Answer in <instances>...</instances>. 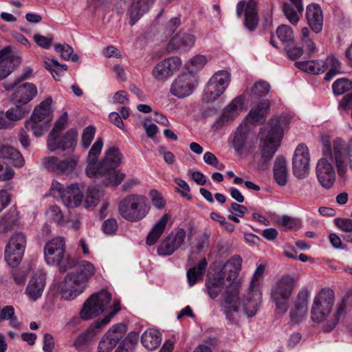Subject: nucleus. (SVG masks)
Returning a JSON list of instances; mask_svg holds the SVG:
<instances>
[{
  "label": "nucleus",
  "mask_w": 352,
  "mask_h": 352,
  "mask_svg": "<svg viewBox=\"0 0 352 352\" xmlns=\"http://www.w3.org/2000/svg\"><path fill=\"white\" fill-rule=\"evenodd\" d=\"M78 162V157L76 155L63 160L54 156L45 157L42 159V164L48 171L65 175H69L74 172Z\"/></svg>",
  "instance_id": "obj_17"
},
{
  "label": "nucleus",
  "mask_w": 352,
  "mask_h": 352,
  "mask_svg": "<svg viewBox=\"0 0 352 352\" xmlns=\"http://www.w3.org/2000/svg\"><path fill=\"white\" fill-rule=\"evenodd\" d=\"M230 81V74L225 70L214 74L205 88L203 100L207 103L217 100L228 87Z\"/></svg>",
  "instance_id": "obj_14"
},
{
  "label": "nucleus",
  "mask_w": 352,
  "mask_h": 352,
  "mask_svg": "<svg viewBox=\"0 0 352 352\" xmlns=\"http://www.w3.org/2000/svg\"><path fill=\"white\" fill-rule=\"evenodd\" d=\"M314 60L298 61L295 63V66L300 70L314 74Z\"/></svg>",
  "instance_id": "obj_63"
},
{
  "label": "nucleus",
  "mask_w": 352,
  "mask_h": 352,
  "mask_svg": "<svg viewBox=\"0 0 352 352\" xmlns=\"http://www.w3.org/2000/svg\"><path fill=\"white\" fill-rule=\"evenodd\" d=\"M102 146V139L98 138L88 153L86 174L89 177L102 178V183L105 186H118L125 177V174L116 170L121 163V153L118 148H110L106 151L104 157L96 164Z\"/></svg>",
  "instance_id": "obj_1"
},
{
  "label": "nucleus",
  "mask_w": 352,
  "mask_h": 352,
  "mask_svg": "<svg viewBox=\"0 0 352 352\" xmlns=\"http://www.w3.org/2000/svg\"><path fill=\"white\" fill-rule=\"evenodd\" d=\"M150 207L144 196L132 194L124 198L118 205L119 214L125 220L137 222L148 213Z\"/></svg>",
  "instance_id": "obj_8"
},
{
  "label": "nucleus",
  "mask_w": 352,
  "mask_h": 352,
  "mask_svg": "<svg viewBox=\"0 0 352 352\" xmlns=\"http://www.w3.org/2000/svg\"><path fill=\"white\" fill-rule=\"evenodd\" d=\"M244 107V98L242 96L236 97L223 110L221 116L215 121L213 127L219 129L232 122L243 111Z\"/></svg>",
  "instance_id": "obj_22"
},
{
  "label": "nucleus",
  "mask_w": 352,
  "mask_h": 352,
  "mask_svg": "<svg viewBox=\"0 0 352 352\" xmlns=\"http://www.w3.org/2000/svg\"><path fill=\"white\" fill-rule=\"evenodd\" d=\"M112 309L109 314L105 316L102 319L96 320L86 331L80 333L74 341L73 346L78 351H82L87 348L89 343H91L98 331L96 329L102 328L103 326L107 324L112 317H113L120 310V303L118 300H114L113 306L110 307Z\"/></svg>",
  "instance_id": "obj_12"
},
{
  "label": "nucleus",
  "mask_w": 352,
  "mask_h": 352,
  "mask_svg": "<svg viewBox=\"0 0 352 352\" xmlns=\"http://www.w3.org/2000/svg\"><path fill=\"white\" fill-rule=\"evenodd\" d=\"M111 300V294L105 289L92 294L84 303L80 311V317L74 316L67 324V328L77 326L81 319L87 320L98 316L109 307Z\"/></svg>",
  "instance_id": "obj_6"
},
{
  "label": "nucleus",
  "mask_w": 352,
  "mask_h": 352,
  "mask_svg": "<svg viewBox=\"0 0 352 352\" xmlns=\"http://www.w3.org/2000/svg\"><path fill=\"white\" fill-rule=\"evenodd\" d=\"M351 292H347L332 313L335 303V293L330 288L322 289L315 296L311 310V320L318 323L324 322L322 329L324 332L333 330L338 324L340 318L346 314Z\"/></svg>",
  "instance_id": "obj_2"
},
{
  "label": "nucleus",
  "mask_w": 352,
  "mask_h": 352,
  "mask_svg": "<svg viewBox=\"0 0 352 352\" xmlns=\"http://www.w3.org/2000/svg\"><path fill=\"white\" fill-rule=\"evenodd\" d=\"M26 246V236L16 233L8 241L5 250V260L12 267H16L21 263Z\"/></svg>",
  "instance_id": "obj_15"
},
{
  "label": "nucleus",
  "mask_w": 352,
  "mask_h": 352,
  "mask_svg": "<svg viewBox=\"0 0 352 352\" xmlns=\"http://www.w3.org/2000/svg\"><path fill=\"white\" fill-rule=\"evenodd\" d=\"M208 59L204 55H196L193 56L189 62L190 70L188 72L194 74L200 71L207 63Z\"/></svg>",
  "instance_id": "obj_52"
},
{
  "label": "nucleus",
  "mask_w": 352,
  "mask_h": 352,
  "mask_svg": "<svg viewBox=\"0 0 352 352\" xmlns=\"http://www.w3.org/2000/svg\"><path fill=\"white\" fill-rule=\"evenodd\" d=\"M316 177L319 184L325 189L332 188L335 184L336 175L332 164L325 158L318 160L316 166Z\"/></svg>",
  "instance_id": "obj_23"
},
{
  "label": "nucleus",
  "mask_w": 352,
  "mask_h": 352,
  "mask_svg": "<svg viewBox=\"0 0 352 352\" xmlns=\"http://www.w3.org/2000/svg\"><path fill=\"white\" fill-rule=\"evenodd\" d=\"M103 196L102 191L100 190L99 188L96 186H91L87 190L86 198H85V207L89 208L95 206Z\"/></svg>",
  "instance_id": "obj_40"
},
{
  "label": "nucleus",
  "mask_w": 352,
  "mask_h": 352,
  "mask_svg": "<svg viewBox=\"0 0 352 352\" xmlns=\"http://www.w3.org/2000/svg\"><path fill=\"white\" fill-rule=\"evenodd\" d=\"M54 349V342L53 336L50 333H45L43 336V350L44 352H53Z\"/></svg>",
  "instance_id": "obj_64"
},
{
  "label": "nucleus",
  "mask_w": 352,
  "mask_h": 352,
  "mask_svg": "<svg viewBox=\"0 0 352 352\" xmlns=\"http://www.w3.org/2000/svg\"><path fill=\"white\" fill-rule=\"evenodd\" d=\"M328 61V67L330 69L329 72L326 74L324 80L326 81L331 80L336 74H340V69L341 63L334 56H330L327 58Z\"/></svg>",
  "instance_id": "obj_46"
},
{
  "label": "nucleus",
  "mask_w": 352,
  "mask_h": 352,
  "mask_svg": "<svg viewBox=\"0 0 352 352\" xmlns=\"http://www.w3.org/2000/svg\"><path fill=\"white\" fill-rule=\"evenodd\" d=\"M285 52L289 58L295 60L300 57L304 54H307L308 55L313 54L315 52V46L307 45V49L305 50L300 45H286L285 47Z\"/></svg>",
  "instance_id": "obj_39"
},
{
  "label": "nucleus",
  "mask_w": 352,
  "mask_h": 352,
  "mask_svg": "<svg viewBox=\"0 0 352 352\" xmlns=\"http://www.w3.org/2000/svg\"><path fill=\"white\" fill-rule=\"evenodd\" d=\"M84 184H72L66 188L57 181H53L51 190L54 196H58L64 205L67 208H76L79 206L84 198Z\"/></svg>",
  "instance_id": "obj_11"
},
{
  "label": "nucleus",
  "mask_w": 352,
  "mask_h": 352,
  "mask_svg": "<svg viewBox=\"0 0 352 352\" xmlns=\"http://www.w3.org/2000/svg\"><path fill=\"white\" fill-rule=\"evenodd\" d=\"M45 65L46 69L51 72L54 79L58 80V78H56L55 75H56L58 77L60 76V64H59L56 60L48 59L47 60L45 61Z\"/></svg>",
  "instance_id": "obj_56"
},
{
  "label": "nucleus",
  "mask_w": 352,
  "mask_h": 352,
  "mask_svg": "<svg viewBox=\"0 0 352 352\" xmlns=\"http://www.w3.org/2000/svg\"><path fill=\"white\" fill-rule=\"evenodd\" d=\"M36 94V87L32 83L26 82L16 87L12 96L11 100L14 104H19L24 107V105L32 100Z\"/></svg>",
  "instance_id": "obj_26"
},
{
  "label": "nucleus",
  "mask_w": 352,
  "mask_h": 352,
  "mask_svg": "<svg viewBox=\"0 0 352 352\" xmlns=\"http://www.w3.org/2000/svg\"><path fill=\"white\" fill-rule=\"evenodd\" d=\"M118 228L117 221L115 219H108L102 224V230L106 234L116 233Z\"/></svg>",
  "instance_id": "obj_59"
},
{
  "label": "nucleus",
  "mask_w": 352,
  "mask_h": 352,
  "mask_svg": "<svg viewBox=\"0 0 352 352\" xmlns=\"http://www.w3.org/2000/svg\"><path fill=\"white\" fill-rule=\"evenodd\" d=\"M54 51L60 54L64 60L71 59L73 62L78 60V56L73 53L74 50L71 45H54Z\"/></svg>",
  "instance_id": "obj_51"
},
{
  "label": "nucleus",
  "mask_w": 352,
  "mask_h": 352,
  "mask_svg": "<svg viewBox=\"0 0 352 352\" xmlns=\"http://www.w3.org/2000/svg\"><path fill=\"white\" fill-rule=\"evenodd\" d=\"M334 223L342 231L352 232V219L336 218L334 219Z\"/></svg>",
  "instance_id": "obj_57"
},
{
  "label": "nucleus",
  "mask_w": 352,
  "mask_h": 352,
  "mask_svg": "<svg viewBox=\"0 0 352 352\" xmlns=\"http://www.w3.org/2000/svg\"><path fill=\"white\" fill-rule=\"evenodd\" d=\"M157 151L159 153L163 156L164 160L165 162L169 165L173 164L175 162V155L170 152L168 151L166 148L163 146H160L158 147Z\"/></svg>",
  "instance_id": "obj_62"
},
{
  "label": "nucleus",
  "mask_w": 352,
  "mask_h": 352,
  "mask_svg": "<svg viewBox=\"0 0 352 352\" xmlns=\"http://www.w3.org/2000/svg\"><path fill=\"white\" fill-rule=\"evenodd\" d=\"M274 177L276 182L281 186L287 183L288 170L287 162L283 157H277L274 165Z\"/></svg>",
  "instance_id": "obj_31"
},
{
  "label": "nucleus",
  "mask_w": 352,
  "mask_h": 352,
  "mask_svg": "<svg viewBox=\"0 0 352 352\" xmlns=\"http://www.w3.org/2000/svg\"><path fill=\"white\" fill-rule=\"evenodd\" d=\"M182 60L177 56L164 58L157 63L153 69L152 76L158 82H164L179 70Z\"/></svg>",
  "instance_id": "obj_19"
},
{
  "label": "nucleus",
  "mask_w": 352,
  "mask_h": 352,
  "mask_svg": "<svg viewBox=\"0 0 352 352\" xmlns=\"http://www.w3.org/2000/svg\"><path fill=\"white\" fill-rule=\"evenodd\" d=\"M249 132L247 127L240 125L234 134L232 146L236 152H240L245 148L248 142Z\"/></svg>",
  "instance_id": "obj_36"
},
{
  "label": "nucleus",
  "mask_w": 352,
  "mask_h": 352,
  "mask_svg": "<svg viewBox=\"0 0 352 352\" xmlns=\"http://www.w3.org/2000/svg\"><path fill=\"white\" fill-rule=\"evenodd\" d=\"M257 2L250 0L245 10V26L250 31H253L258 25V16L256 12Z\"/></svg>",
  "instance_id": "obj_34"
},
{
  "label": "nucleus",
  "mask_w": 352,
  "mask_h": 352,
  "mask_svg": "<svg viewBox=\"0 0 352 352\" xmlns=\"http://www.w3.org/2000/svg\"><path fill=\"white\" fill-rule=\"evenodd\" d=\"M296 279L290 275H284L277 280L272 290V298L277 309L285 314L288 309V300L293 292Z\"/></svg>",
  "instance_id": "obj_13"
},
{
  "label": "nucleus",
  "mask_w": 352,
  "mask_h": 352,
  "mask_svg": "<svg viewBox=\"0 0 352 352\" xmlns=\"http://www.w3.org/2000/svg\"><path fill=\"white\" fill-rule=\"evenodd\" d=\"M268 105L264 103H259L255 107L252 108L248 116V119L252 122H260L265 116Z\"/></svg>",
  "instance_id": "obj_43"
},
{
  "label": "nucleus",
  "mask_w": 352,
  "mask_h": 352,
  "mask_svg": "<svg viewBox=\"0 0 352 352\" xmlns=\"http://www.w3.org/2000/svg\"><path fill=\"white\" fill-rule=\"evenodd\" d=\"M45 287V274L42 273H36L29 280V283L25 288V294L30 300L36 301L41 297Z\"/></svg>",
  "instance_id": "obj_27"
},
{
  "label": "nucleus",
  "mask_w": 352,
  "mask_h": 352,
  "mask_svg": "<svg viewBox=\"0 0 352 352\" xmlns=\"http://www.w3.org/2000/svg\"><path fill=\"white\" fill-rule=\"evenodd\" d=\"M116 9L119 12H127L131 25L148 10V6L143 5L141 0H117Z\"/></svg>",
  "instance_id": "obj_24"
},
{
  "label": "nucleus",
  "mask_w": 352,
  "mask_h": 352,
  "mask_svg": "<svg viewBox=\"0 0 352 352\" xmlns=\"http://www.w3.org/2000/svg\"><path fill=\"white\" fill-rule=\"evenodd\" d=\"M15 175L14 170L8 167H4L3 164L0 163V182H5L12 179Z\"/></svg>",
  "instance_id": "obj_61"
},
{
  "label": "nucleus",
  "mask_w": 352,
  "mask_h": 352,
  "mask_svg": "<svg viewBox=\"0 0 352 352\" xmlns=\"http://www.w3.org/2000/svg\"><path fill=\"white\" fill-rule=\"evenodd\" d=\"M126 326L123 323L113 325L104 335L98 346V352H110L123 338Z\"/></svg>",
  "instance_id": "obj_20"
},
{
  "label": "nucleus",
  "mask_w": 352,
  "mask_h": 352,
  "mask_svg": "<svg viewBox=\"0 0 352 352\" xmlns=\"http://www.w3.org/2000/svg\"><path fill=\"white\" fill-rule=\"evenodd\" d=\"M289 123V120L287 116H275L267 127L261 130V156L265 162L270 161L274 157L280 146L284 129Z\"/></svg>",
  "instance_id": "obj_5"
},
{
  "label": "nucleus",
  "mask_w": 352,
  "mask_h": 352,
  "mask_svg": "<svg viewBox=\"0 0 352 352\" xmlns=\"http://www.w3.org/2000/svg\"><path fill=\"white\" fill-rule=\"evenodd\" d=\"M65 245L64 239L57 237L45 245L44 256L49 265L59 266L61 272H65L72 266L74 259L65 256Z\"/></svg>",
  "instance_id": "obj_10"
},
{
  "label": "nucleus",
  "mask_w": 352,
  "mask_h": 352,
  "mask_svg": "<svg viewBox=\"0 0 352 352\" xmlns=\"http://www.w3.org/2000/svg\"><path fill=\"white\" fill-rule=\"evenodd\" d=\"M197 86V78L195 74L182 73L172 82L170 93L178 98H184L192 94Z\"/></svg>",
  "instance_id": "obj_16"
},
{
  "label": "nucleus",
  "mask_w": 352,
  "mask_h": 352,
  "mask_svg": "<svg viewBox=\"0 0 352 352\" xmlns=\"http://www.w3.org/2000/svg\"><path fill=\"white\" fill-rule=\"evenodd\" d=\"M352 89V82L345 78L337 79L332 85L333 92L341 95Z\"/></svg>",
  "instance_id": "obj_44"
},
{
  "label": "nucleus",
  "mask_w": 352,
  "mask_h": 352,
  "mask_svg": "<svg viewBox=\"0 0 352 352\" xmlns=\"http://www.w3.org/2000/svg\"><path fill=\"white\" fill-rule=\"evenodd\" d=\"M69 272L60 283L62 297L67 300H73L82 294L87 286L89 280L94 275L96 268L87 261H75Z\"/></svg>",
  "instance_id": "obj_4"
},
{
  "label": "nucleus",
  "mask_w": 352,
  "mask_h": 352,
  "mask_svg": "<svg viewBox=\"0 0 352 352\" xmlns=\"http://www.w3.org/2000/svg\"><path fill=\"white\" fill-rule=\"evenodd\" d=\"M210 234L203 232L199 234L195 239V247L192 249V254H197L207 248L209 245Z\"/></svg>",
  "instance_id": "obj_50"
},
{
  "label": "nucleus",
  "mask_w": 352,
  "mask_h": 352,
  "mask_svg": "<svg viewBox=\"0 0 352 352\" xmlns=\"http://www.w3.org/2000/svg\"><path fill=\"white\" fill-rule=\"evenodd\" d=\"M270 89V85L265 81H258L254 83L252 88V96L258 98L266 96Z\"/></svg>",
  "instance_id": "obj_49"
},
{
  "label": "nucleus",
  "mask_w": 352,
  "mask_h": 352,
  "mask_svg": "<svg viewBox=\"0 0 352 352\" xmlns=\"http://www.w3.org/2000/svg\"><path fill=\"white\" fill-rule=\"evenodd\" d=\"M224 284L223 274L221 272L216 274L212 278L208 279L206 283V289L209 296L214 299L218 296L222 291Z\"/></svg>",
  "instance_id": "obj_35"
},
{
  "label": "nucleus",
  "mask_w": 352,
  "mask_h": 352,
  "mask_svg": "<svg viewBox=\"0 0 352 352\" xmlns=\"http://www.w3.org/2000/svg\"><path fill=\"white\" fill-rule=\"evenodd\" d=\"M242 264V258L240 256L235 255L231 258H230L226 263L223 265L221 273L222 274H226L229 268V271L230 272V275L228 277V279L230 280L232 279H235L238 275L239 272L241 269Z\"/></svg>",
  "instance_id": "obj_37"
},
{
  "label": "nucleus",
  "mask_w": 352,
  "mask_h": 352,
  "mask_svg": "<svg viewBox=\"0 0 352 352\" xmlns=\"http://www.w3.org/2000/svg\"><path fill=\"white\" fill-rule=\"evenodd\" d=\"M176 250L166 237L157 248V253L162 256H170L175 252Z\"/></svg>",
  "instance_id": "obj_54"
},
{
  "label": "nucleus",
  "mask_w": 352,
  "mask_h": 352,
  "mask_svg": "<svg viewBox=\"0 0 352 352\" xmlns=\"http://www.w3.org/2000/svg\"><path fill=\"white\" fill-rule=\"evenodd\" d=\"M276 35L282 43L293 41L294 35L292 28L287 25H281L277 28Z\"/></svg>",
  "instance_id": "obj_48"
},
{
  "label": "nucleus",
  "mask_w": 352,
  "mask_h": 352,
  "mask_svg": "<svg viewBox=\"0 0 352 352\" xmlns=\"http://www.w3.org/2000/svg\"><path fill=\"white\" fill-rule=\"evenodd\" d=\"M210 217L212 220L219 221L220 224L228 232H232L234 231V226L232 223L226 221L224 217L214 212L210 213Z\"/></svg>",
  "instance_id": "obj_60"
},
{
  "label": "nucleus",
  "mask_w": 352,
  "mask_h": 352,
  "mask_svg": "<svg viewBox=\"0 0 352 352\" xmlns=\"http://www.w3.org/2000/svg\"><path fill=\"white\" fill-rule=\"evenodd\" d=\"M166 237L177 250L184 242L186 231L183 228H177L175 232H170Z\"/></svg>",
  "instance_id": "obj_45"
},
{
  "label": "nucleus",
  "mask_w": 352,
  "mask_h": 352,
  "mask_svg": "<svg viewBox=\"0 0 352 352\" xmlns=\"http://www.w3.org/2000/svg\"><path fill=\"white\" fill-rule=\"evenodd\" d=\"M45 214L48 219H52L59 226H63L66 223L62 211L57 206H50Z\"/></svg>",
  "instance_id": "obj_47"
},
{
  "label": "nucleus",
  "mask_w": 352,
  "mask_h": 352,
  "mask_svg": "<svg viewBox=\"0 0 352 352\" xmlns=\"http://www.w3.org/2000/svg\"><path fill=\"white\" fill-rule=\"evenodd\" d=\"M162 341L160 333L155 329H149L145 331L141 337L143 346L148 351L156 349Z\"/></svg>",
  "instance_id": "obj_32"
},
{
  "label": "nucleus",
  "mask_w": 352,
  "mask_h": 352,
  "mask_svg": "<svg viewBox=\"0 0 352 352\" xmlns=\"http://www.w3.org/2000/svg\"><path fill=\"white\" fill-rule=\"evenodd\" d=\"M68 119L67 113H62L59 119L56 122L55 125L47 138V146L51 151L58 149L67 151L68 153L74 152L76 143V132L70 129L60 139L59 135L64 129Z\"/></svg>",
  "instance_id": "obj_7"
},
{
  "label": "nucleus",
  "mask_w": 352,
  "mask_h": 352,
  "mask_svg": "<svg viewBox=\"0 0 352 352\" xmlns=\"http://www.w3.org/2000/svg\"><path fill=\"white\" fill-rule=\"evenodd\" d=\"M303 10L302 0H289L283 6V11L287 20L296 25L300 20Z\"/></svg>",
  "instance_id": "obj_29"
},
{
  "label": "nucleus",
  "mask_w": 352,
  "mask_h": 352,
  "mask_svg": "<svg viewBox=\"0 0 352 352\" xmlns=\"http://www.w3.org/2000/svg\"><path fill=\"white\" fill-rule=\"evenodd\" d=\"M52 99L48 98L36 106L31 118L25 122L28 130H32L36 137H41L47 130L49 123L52 118L51 109Z\"/></svg>",
  "instance_id": "obj_9"
},
{
  "label": "nucleus",
  "mask_w": 352,
  "mask_h": 352,
  "mask_svg": "<svg viewBox=\"0 0 352 352\" xmlns=\"http://www.w3.org/2000/svg\"><path fill=\"white\" fill-rule=\"evenodd\" d=\"M309 297V292L307 289H303L298 292L294 301V307L289 314L292 322L299 323L306 318L308 312Z\"/></svg>",
  "instance_id": "obj_25"
},
{
  "label": "nucleus",
  "mask_w": 352,
  "mask_h": 352,
  "mask_svg": "<svg viewBox=\"0 0 352 352\" xmlns=\"http://www.w3.org/2000/svg\"><path fill=\"white\" fill-rule=\"evenodd\" d=\"M15 107L9 109L6 113V118L10 121H18L25 117L30 112V108L14 104Z\"/></svg>",
  "instance_id": "obj_41"
},
{
  "label": "nucleus",
  "mask_w": 352,
  "mask_h": 352,
  "mask_svg": "<svg viewBox=\"0 0 352 352\" xmlns=\"http://www.w3.org/2000/svg\"><path fill=\"white\" fill-rule=\"evenodd\" d=\"M309 153L308 148L303 144H299L294 151L292 159L293 173L298 178H304L309 169Z\"/></svg>",
  "instance_id": "obj_21"
},
{
  "label": "nucleus",
  "mask_w": 352,
  "mask_h": 352,
  "mask_svg": "<svg viewBox=\"0 0 352 352\" xmlns=\"http://www.w3.org/2000/svg\"><path fill=\"white\" fill-rule=\"evenodd\" d=\"M150 197L153 206L157 209H162L166 205V201L162 195L156 190L150 192Z\"/></svg>",
  "instance_id": "obj_55"
},
{
  "label": "nucleus",
  "mask_w": 352,
  "mask_h": 352,
  "mask_svg": "<svg viewBox=\"0 0 352 352\" xmlns=\"http://www.w3.org/2000/svg\"><path fill=\"white\" fill-rule=\"evenodd\" d=\"M207 266V262L206 259L201 260L197 267H192L187 272V278L188 283L190 286H192L201 278L203 274L206 271Z\"/></svg>",
  "instance_id": "obj_38"
},
{
  "label": "nucleus",
  "mask_w": 352,
  "mask_h": 352,
  "mask_svg": "<svg viewBox=\"0 0 352 352\" xmlns=\"http://www.w3.org/2000/svg\"><path fill=\"white\" fill-rule=\"evenodd\" d=\"M0 158L7 160L13 166L18 168L22 167L25 162L20 152L10 146L0 147Z\"/></svg>",
  "instance_id": "obj_30"
},
{
  "label": "nucleus",
  "mask_w": 352,
  "mask_h": 352,
  "mask_svg": "<svg viewBox=\"0 0 352 352\" xmlns=\"http://www.w3.org/2000/svg\"><path fill=\"white\" fill-rule=\"evenodd\" d=\"M168 219V214H164L162 217L154 225L153 228L151 229L146 236V242L147 245H153L157 241L165 230Z\"/></svg>",
  "instance_id": "obj_33"
},
{
  "label": "nucleus",
  "mask_w": 352,
  "mask_h": 352,
  "mask_svg": "<svg viewBox=\"0 0 352 352\" xmlns=\"http://www.w3.org/2000/svg\"><path fill=\"white\" fill-rule=\"evenodd\" d=\"M179 49L177 45H167L164 49L154 50L151 57L153 59H159L162 56L176 52Z\"/></svg>",
  "instance_id": "obj_58"
},
{
  "label": "nucleus",
  "mask_w": 352,
  "mask_h": 352,
  "mask_svg": "<svg viewBox=\"0 0 352 352\" xmlns=\"http://www.w3.org/2000/svg\"><path fill=\"white\" fill-rule=\"evenodd\" d=\"M21 62V55L11 45L0 50V80L9 76Z\"/></svg>",
  "instance_id": "obj_18"
},
{
  "label": "nucleus",
  "mask_w": 352,
  "mask_h": 352,
  "mask_svg": "<svg viewBox=\"0 0 352 352\" xmlns=\"http://www.w3.org/2000/svg\"><path fill=\"white\" fill-rule=\"evenodd\" d=\"M239 285L232 282L227 287L222 296L220 305L230 324H236L240 319V305L242 311L248 317L254 316L257 312L258 305L261 301L262 294L259 289H252L249 291L245 298L239 300Z\"/></svg>",
  "instance_id": "obj_3"
},
{
  "label": "nucleus",
  "mask_w": 352,
  "mask_h": 352,
  "mask_svg": "<svg viewBox=\"0 0 352 352\" xmlns=\"http://www.w3.org/2000/svg\"><path fill=\"white\" fill-rule=\"evenodd\" d=\"M306 18L312 30L318 33L322 30L323 14L320 7L315 3L307 6Z\"/></svg>",
  "instance_id": "obj_28"
},
{
  "label": "nucleus",
  "mask_w": 352,
  "mask_h": 352,
  "mask_svg": "<svg viewBox=\"0 0 352 352\" xmlns=\"http://www.w3.org/2000/svg\"><path fill=\"white\" fill-rule=\"evenodd\" d=\"M16 222L15 211H10L0 217V232L6 233L10 230Z\"/></svg>",
  "instance_id": "obj_42"
},
{
  "label": "nucleus",
  "mask_w": 352,
  "mask_h": 352,
  "mask_svg": "<svg viewBox=\"0 0 352 352\" xmlns=\"http://www.w3.org/2000/svg\"><path fill=\"white\" fill-rule=\"evenodd\" d=\"M96 133V128L93 126L86 127L82 135V144L85 148H88L91 143Z\"/></svg>",
  "instance_id": "obj_53"
}]
</instances>
